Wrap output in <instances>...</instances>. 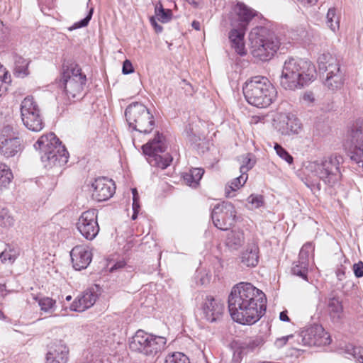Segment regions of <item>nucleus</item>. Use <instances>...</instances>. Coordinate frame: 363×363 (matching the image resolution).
<instances>
[{"label":"nucleus","instance_id":"35","mask_svg":"<svg viewBox=\"0 0 363 363\" xmlns=\"http://www.w3.org/2000/svg\"><path fill=\"white\" fill-rule=\"evenodd\" d=\"M327 25L333 30L335 31L339 28L340 19L339 16L336 14V9L335 8H330L328 9L327 15Z\"/></svg>","mask_w":363,"mask_h":363},{"label":"nucleus","instance_id":"44","mask_svg":"<svg viewBox=\"0 0 363 363\" xmlns=\"http://www.w3.org/2000/svg\"><path fill=\"white\" fill-rule=\"evenodd\" d=\"M93 11H94V9L91 8L89 10L85 18H84L83 19H82L81 21L74 23L73 24V26L69 28V30H72L74 29H77V28H80L86 26L89 24L90 20L91 19Z\"/></svg>","mask_w":363,"mask_h":363},{"label":"nucleus","instance_id":"51","mask_svg":"<svg viewBox=\"0 0 363 363\" xmlns=\"http://www.w3.org/2000/svg\"><path fill=\"white\" fill-rule=\"evenodd\" d=\"M182 86L185 89L186 94L191 95L194 92L192 86L185 79H183L181 82Z\"/></svg>","mask_w":363,"mask_h":363},{"label":"nucleus","instance_id":"15","mask_svg":"<svg viewBox=\"0 0 363 363\" xmlns=\"http://www.w3.org/2000/svg\"><path fill=\"white\" fill-rule=\"evenodd\" d=\"M236 211L230 202L216 204L212 210L211 218L214 225L222 230H226L235 223Z\"/></svg>","mask_w":363,"mask_h":363},{"label":"nucleus","instance_id":"38","mask_svg":"<svg viewBox=\"0 0 363 363\" xmlns=\"http://www.w3.org/2000/svg\"><path fill=\"white\" fill-rule=\"evenodd\" d=\"M314 250V247L311 242H307L301 247L298 259L303 261L305 263L309 264V256Z\"/></svg>","mask_w":363,"mask_h":363},{"label":"nucleus","instance_id":"8","mask_svg":"<svg viewBox=\"0 0 363 363\" xmlns=\"http://www.w3.org/2000/svg\"><path fill=\"white\" fill-rule=\"evenodd\" d=\"M125 119L130 128L145 134L150 133L155 127L153 115L143 104L133 102L125 111Z\"/></svg>","mask_w":363,"mask_h":363},{"label":"nucleus","instance_id":"22","mask_svg":"<svg viewBox=\"0 0 363 363\" xmlns=\"http://www.w3.org/2000/svg\"><path fill=\"white\" fill-rule=\"evenodd\" d=\"M71 262L75 270L87 268L92 260V253L89 247L77 245L70 251Z\"/></svg>","mask_w":363,"mask_h":363},{"label":"nucleus","instance_id":"61","mask_svg":"<svg viewBox=\"0 0 363 363\" xmlns=\"http://www.w3.org/2000/svg\"><path fill=\"white\" fill-rule=\"evenodd\" d=\"M132 194H133V200L135 199H138V194L136 189H132Z\"/></svg>","mask_w":363,"mask_h":363},{"label":"nucleus","instance_id":"42","mask_svg":"<svg viewBox=\"0 0 363 363\" xmlns=\"http://www.w3.org/2000/svg\"><path fill=\"white\" fill-rule=\"evenodd\" d=\"M14 223V220L6 211L3 209L0 212V226L3 228H9Z\"/></svg>","mask_w":363,"mask_h":363},{"label":"nucleus","instance_id":"9","mask_svg":"<svg viewBox=\"0 0 363 363\" xmlns=\"http://www.w3.org/2000/svg\"><path fill=\"white\" fill-rule=\"evenodd\" d=\"M166 343L167 340L164 337L138 330L131 337L129 347L132 351L143 353L147 356H155L164 350Z\"/></svg>","mask_w":363,"mask_h":363},{"label":"nucleus","instance_id":"64","mask_svg":"<svg viewBox=\"0 0 363 363\" xmlns=\"http://www.w3.org/2000/svg\"><path fill=\"white\" fill-rule=\"evenodd\" d=\"M4 288H5V286L0 284V290H3Z\"/></svg>","mask_w":363,"mask_h":363},{"label":"nucleus","instance_id":"28","mask_svg":"<svg viewBox=\"0 0 363 363\" xmlns=\"http://www.w3.org/2000/svg\"><path fill=\"white\" fill-rule=\"evenodd\" d=\"M245 242V235L242 230H231L227 234L225 245L232 250H238Z\"/></svg>","mask_w":363,"mask_h":363},{"label":"nucleus","instance_id":"56","mask_svg":"<svg viewBox=\"0 0 363 363\" xmlns=\"http://www.w3.org/2000/svg\"><path fill=\"white\" fill-rule=\"evenodd\" d=\"M279 319L281 320V321H285V322H289L290 320L288 315H287V311H281L279 314Z\"/></svg>","mask_w":363,"mask_h":363},{"label":"nucleus","instance_id":"31","mask_svg":"<svg viewBox=\"0 0 363 363\" xmlns=\"http://www.w3.org/2000/svg\"><path fill=\"white\" fill-rule=\"evenodd\" d=\"M12 179L13 174L11 169L6 164L0 162V190L6 188Z\"/></svg>","mask_w":363,"mask_h":363},{"label":"nucleus","instance_id":"57","mask_svg":"<svg viewBox=\"0 0 363 363\" xmlns=\"http://www.w3.org/2000/svg\"><path fill=\"white\" fill-rule=\"evenodd\" d=\"M139 199H135L133 200V211L138 212L140 209Z\"/></svg>","mask_w":363,"mask_h":363},{"label":"nucleus","instance_id":"3","mask_svg":"<svg viewBox=\"0 0 363 363\" xmlns=\"http://www.w3.org/2000/svg\"><path fill=\"white\" fill-rule=\"evenodd\" d=\"M246 101L257 108H266L272 104L277 97V91L266 77L260 75L248 79L242 86Z\"/></svg>","mask_w":363,"mask_h":363},{"label":"nucleus","instance_id":"27","mask_svg":"<svg viewBox=\"0 0 363 363\" xmlns=\"http://www.w3.org/2000/svg\"><path fill=\"white\" fill-rule=\"evenodd\" d=\"M13 74L16 77L24 78L29 75L28 65L30 61L16 54L13 55Z\"/></svg>","mask_w":363,"mask_h":363},{"label":"nucleus","instance_id":"41","mask_svg":"<svg viewBox=\"0 0 363 363\" xmlns=\"http://www.w3.org/2000/svg\"><path fill=\"white\" fill-rule=\"evenodd\" d=\"M155 13L157 19L162 23H167L171 20L172 13L169 10H165L162 6L156 7Z\"/></svg>","mask_w":363,"mask_h":363},{"label":"nucleus","instance_id":"55","mask_svg":"<svg viewBox=\"0 0 363 363\" xmlns=\"http://www.w3.org/2000/svg\"><path fill=\"white\" fill-rule=\"evenodd\" d=\"M304 6H311L317 3L318 0H297Z\"/></svg>","mask_w":363,"mask_h":363},{"label":"nucleus","instance_id":"39","mask_svg":"<svg viewBox=\"0 0 363 363\" xmlns=\"http://www.w3.org/2000/svg\"><path fill=\"white\" fill-rule=\"evenodd\" d=\"M165 363H190L189 358L181 352H174L166 357Z\"/></svg>","mask_w":363,"mask_h":363},{"label":"nucleus","instance_id":"60","mask_svg":"<svg viewBox=\"0 0 363 363\" xmlns=\"http://www.w3.org/2000/svg\"><path fill=\"white\" fill-rule=\"evenodd\" d=\"M189 4L194 6L195 7L198 6L199 2L197 0H186Z\"/></svg>","mask_w":363,"mask_h":363},{"label":"nucleus","instance_id":"52","mask_svg":"<svg viewBox=\"0 0 363 363\" xmlns=\"http://www.w3.org/2000/svg\"><path fill=\"white\" fill-rule=\"evenodd\" d=\"M0 82L2 85L4 84H9L11 82V77L8 72H5L3 76H0Z\"/></svg>","mask_w":363,"mask_h":363},{"label":"nucleus","instance_id":"53","mask_svg":"<svg viewBox=\"0 0 363 363\" xmlns=\"http://www.w3.org/2000/svg\"><path fill=\"white\" fill-rule=\"evenodd\" d=\"M303 99L308 102H313L314 101L313 94L312 92H306L303 96Z\"/></svg>","mask_w":363,"mask_h":363},{"label":"nucleus","instance_id":"7","mask_svg":"<svg viewBox=\"0 0 363 363\" xmlns=\"http://www.w3.org/2000/svg\"><path fill=\"white\" fill-rule=\"evenodd\" d=\"M318 64L324 86L333 91L340 89L345 75L337 59L330 53H323L318 57Z\"/></svg>","mask_w":363,"mask_h":363},{"label":"nucleus","instance_id":"18","mask_svg":"<svg viewBox=\"0 0 363 363\" xmlns=\"http://www.w3.org/2000/svg\"><path fill=\"white\" fill-rule=\"evenodd\" d=\"M302 342L308 346L327 345L331 342L330 336L320 325H313L301 333Z\"/></svg>","mask_w":363,"mask_h":363},{"label":"nucleus","instance_id":"14","mask_svg":"<svg viewBox=\"0 0 363 363\" xmlns=\"http://www.w3.org/2000/svg\"><path fill=\"white\" fill-rule=\"evenodd\" d=\"M267 303L255 302L241 306L239 309L230 311V315L234 321L242 324L251 325L257 323L264 315Z\"/></svg>","mask_w":363,"mask_h":363},{"label":"nucleus","instance_id":"50","mask_svg":"<svg viewBox=\"0 0 363 363\" xmlns=\"http://www.w3.org/2000/svg\"><path fill=\"white\" fill-rule=\"evenodd\" d=\"M293 337V335H289L286 336H283L280 338H277V340L275 341V345L277 347H282L286 344L287 341L290 338H292Z\"/></svg>","mask_w":363,"mask_h":363},{"label":"nucleus","instance_id":"10","mask_svg":"<svg viewBox=\"0 0 363 363\" xmlns=\"http://www.w3.org/2000/svg\"><path fill=\"white\" fill-rule=\"evenodd\" d=\"M61 81L68 99L78 100L82 98L86 77L78 65L71 64L66 68L64 66Z\"/></svg>","mask_w":363,"mask_h":363},{"label":"nucleus","instance_id":"5","mask_svg":"<svg viewBox=\"0 0 363 363\" xmlns=\"http://www.w3.org/2000/svg\"><path fill=\"white\" fill-rule=\"evenodd\" d=\"M251 53L261 61L271 60L278 50L280 42L276 35L265 27H256L249 34Z\"/></svg>","mask_w":363,"mask_h":363},{"label":"nucleus","instance_id":"25","mask_svg":"<svg viewBox=\"0 0 363 363\" xmlns=\"http://www.w3.org/2000/svg\"><path fill=\"white\" fill-rule=\"evenodd\" d=\"M240 262L246 267H255L259 263V248L255 242L248 243L240 255Z\"/></svg>","mask_w":363,"mask_h":363},{"label":"nucleus","instance_id":"47","mask_svg":"<svg viewBox=\"0 0 363 363\" xmlns=\"http://www.w3.org/2000/svg\"><path fill=\"white\" fill-rule=\"evenodd\" d=\"M353 271H354V276L357 278L362 277H363V262L362 261H359L357 263L354 264Z\"/></svg>","mask_w":363,"mask_h":363},{"label":"nucleus","instance_id":"17","mask_svg":"<svg viewBox=\"0 0 363 363\" xmlns=\"http://www.w3.org/2000/svg\"><path fill=\"white\" fill-rule=\"evenodd\" d=\"M77 228L86 240L94 239L99 232L96 210L90 209L83 212L78 219Z\"/></svg>","mask_w":363,"mask_h":363},{"label":"nucleus","instance_id":"45","mask_svg":"<svg viewBox=\"0 0 363 363\" xmlns=\"http://www.w3.org/2000/svg\"><path fill=\"white\" fill-rule=\"evenodd\" d=\"M348 351H350V353L358 362L363 363V350L358 347H352L350 350L348 349Z\"/></svg>","mask_w":363,"mask_h":363},{"label":"nucleus","instance_id":"29","mask_svg":"<svg viewBox=\"0 0 363 363\" xmlns=\"http://www.w3.org/2000/svg\"><path fill=\"white\" fill-rule=\"evenodd\" d=\"M33 299L38 303L40 310L45 313H52L56 309V301L52 298L38 296H33Z\"/></svg>","mask_w":363,"mask_h":363},{"label":"nucleus","instance_id":"37","mask_svg":"<svg viewBox=\"0 0 363 363\" xmlns=\"http://www.w3.org/2000/svg\"><path fill=\"white\" fill-rule=\"evenodd\" d=\"M264 340L262 337L248 338L242 342L241 348L243 350H247L248 351H252L256 347L261 346Z\"/></svg>","mask_w":363,"mask_h":363},{"label":"nucleus","instance_id":"33","mask_svg":"<svg viewBox=\"0 0 363 363\" xmlns=\"http://www.w3.org/2000/svg\"><path fill=\"white\" fill-rule=\"evenodd\" d=\"M248 176L247 174H241L240 177L235 178L230 182V184L228 187L225 188V194L228 197H230V191H235L237 189H239L241 186H242L246 181L247 180Z\"/></svg>","mask_w":363,"mask_h":363},{"label":"nucleus","instance_id":"21","mask_svg":"<svg viewBox=\"0 0 363 363\" xmlns=\"http://www.w3.org/2000/svg\"><path fill=\"white\" fill-rule=\"evenodd\" d=\"M92 199L98 202L108 200L116 191V186L112 179L106 177L96 178L91 184Z\"/></svg>","mask_w":363,"mask_h":363},{"label":"nucleus","instance_id":"43","mask_svg":"<svg viewBox=\"0 0 363 363\" xmlns=\"http://www.w3.org/2000/svg\"><path fill=\"white\" fill-rule=\"evenodd\" d=\"M250 156V155L248 154L243 157L242 164L240 167V172L241 174H247V172L251 169L255 164V161L253 160Z\"/></svg>","mask_w":363,"mask_h":363},{"label":"nucleus","instance_id":"34","mask_svg":"<svg viewBox=\"0 0 363 363\" xmlns=\"http://www.w3.org/2000/svg\"><path fill=\"white\" fill-rule=\"evenodd\" d=\"M18 255V253L14 247H11L10 245H6V247L0 254V259L3 263L9 262V263L12 264L17 258Z\"/></svg>","mask_w":363,"mask_h":363},{"label":"nucleus","instance_id":"62","mask_svg":"<svg viewBox=\"0 0 363 363\" xmlns=\"http://www.w3.org/2000/svg\"><path fill=\"white\" fill-rule=\"evenodd\" d=\"M138 213V212L133 211V213L131 217L132 220H135L137 218Z\"/></svg>","mask_w":363,"mask_h":363},{"label":"nucleus","instance_id":"46","mask_svg":"<svg viewBox=\"0 0 363 363\" xmlns=\"http://www.w3.org/2000/svg\"><path fill=\"white\" fill-rule=\"evenodd\" d=\"M248 202L254 205L256 208L260 207L263 203V197L262 196L251 195L247 199Z\"/></svg>","mask_w":363,"mask_h":363},{"label":"nucleus","instance_id":"24","mask_svg":"<svg viewBox=\"0 0 363 363\" xmlns=\"http://www.w3.org/2000/svg\"><path fill=\"white\" fill-rule=\"evenodd\" d=\"M69 349L62 342L54 344L46 354V363H67Z\"/></svg>","mask_w":363,"mask_h":363},{"label":"nucleus","instance_id":"49","mask_svg":"<svg viewBox=\"0 0 363 363\" xmlns=\"http://www.w3.org/2000/svg\"><path fill=\"white\" fill-rule=\"evenodd\" d=\"M336 277L339 281H342L345 279L346 267L343 265L338 267L335 271Z\"/></svg>","mask_w":363,"mask_h":363},{"label":"nucleus","instance_id":"63","mask_svg":"<svg viewBox=\"0 0 363 363\" xmlns=\"http://www.w3.org/2000/svg\"><path fill=\"white\" fill-rule=\"evenodd\" d=\"M65 299H66V301H71V299H72V296H71L70 295H69V296H67L66 297V298H65Z\"/></svg>","mask_w":363,"mask_h":363},{"label":"nucleus","instance_id":"30","mask_svg":"<svg viewBox=\"0 0 363 363\" xmlns=\"http://www.w3.org/2000/svg\"><path fill=\"white\" fill-rule=\"evenodd\" d=\"M204 171L201 168H194L189 171V173H186L183 178L185 183L190 186L195 187L198 185L199 182L201 179Z\"/></svg>","mask_w":363,"mask_h":363},{"label":"nucleus","instance_id":"16","mask_svg":"<svg viewBox=\"0 0 363 363\" xmlns=\"http://www.w3.org/2000/svg\"><path fill=\"white\" fill-rule=\"evenodd\" d=\"M341 157L330 156L318 167L316 172L319 178L329 186H333L341 177L340 162Z\"/></svg>","mask_w":363,"mask_h":363},{"label":"nucleus","instance_id":"20","mask_svg":"<svg viewBox=\"0 0 363 363\" xmlns=\"http://www.w3.org/2000/svg\"><path fill=\"white\" fill-rule=\"evenodd\" d=\"M275 128L282 135L291 136L300 134L303 125L294 115L281 114L275 123Z\"/></svg>","mask_w":363,"mask_h":363},{"label":"nucleus","instance_id":"19","mask_svg":"<svg viewBox=\"0 0 363 363\" xmlns=\"http://www.w3.org/2000/svg\"><path fill=\"white\" fill-rule=\"evenodd\" d=\"M201 308L204 318L210 323H213L222 318L225 306L220 300L212 296L206 295L203 298Z\"/></svg>","mask_w":363,"mask_h":363},{"label":"nucleus","instance_id":"54","mask_svg":"<svg viewBox=\"0 0 363 363\" xmlns=\"http://www.w3.org/2000/svg\"><path fill=\"white\" fill-rule=\"evenodd\" d=\"M150 22L152 26L155 28L156 32L160 33L162 30V27L157 23L155 19L153 17L150 18Z\"/></svg>","mask_w":363,"mask_h":363},{"label":"nucleus","instance_id":"40","mask_svg":"<svg viewBox=\"0 0 363 363\" xmlns=\"http://www.w3.org/2000/svg\"><path fill=\"white\" fill-rule=\"evenodd\" d=\"M274 148L279 157L285 160L289 164L293 163V157L281 145L276 143Z\"/></svg>","mask_w":363,"mask_h":363},{"label":"nucleus","instance_id":"12","mask_svg":"<svg viewBox=\"0 0 363 363\" xmlns=\"http://www.w3.org/2000/svg\"><path fill=\"white\" fill-rule=\"evenodd\" d=\"M21 116L23 125L29 130L38 132L44 123L38 104L31 96H26L21 104Z\"/></svg>","mask_w":363,"mask_h":363},{"label":"nucleus","instance_id":"2","mask_svg":"<svg viewBox=\"0 0 363 363\" xmlns=\"http://www.w3.org/2000/svg\"><path fill=\"white\" fill-rule=\"evenodd\" d=\"M255 16V11L242 3H238L230 16L231 30L229 40L231 48L240 56L246 55L244 35L250 21Z\"/></svg>","mask_w":363,"mask_h":363},{"label":"nucleus","instance_id":"6","mask_svg":"<svg viewBox=\"0 0 363 363\" xmlns=\"http://www.w3.org/2000/svg\"><path fill=\"white\" fill-rule=\"evenodd\" d=\"M259 301L267 303L264 293L251 283L240 282L233 287L228 296L229 312Z\"/></svg>","mask_w":363,"mask_h":363},{"label":"nucleus","instance_id":"1","mask_svg":"<svg viewBox=\"0 0 363 363\" xmlns=\"http://www.w3.org/2000/svg\"><path fill=\"white\" fill-rule=\"evenodd\" d=\"M315 79L316 69L311 61L289 57L284 63L279 82L284 89L295 91L309 85Z\"/></svg>","mask_w":363,"mask_h":363},{"label":"nucleus","instance_id":"58","mask_svg":"<svg viewBox=\"0 0 363 363\" xmlns=\"http://www.w3.org/2000/svg\"><path fill=\"white\" fill-rule=\"evenodd\" d=\"M125 265L124 262H118L115 264L111 268V272H113L115 269H117L118 268H121Z\"/></svg>","mask_w":363,"mask_h":363},{"label":"nucleus","instance_id":"11","mask_svg":"<svg viewBox=\"0 0 363 363\" xmlns=\"http://www.w3.org/2000/svg\"><path fill=\"white\" fill-rule=\"evenodd\" d=\"M142 149L144 155L147 156V162L152 167L164 169L172 162L173 158L169 154H165L163 156L160 155L167 149L162 134L157 133L152 140L142 146Z\"/></svg>","mask_w":363,"mask_h":363},{"label":"nucleus","instance_id":"26","mask_svg":"<svg viewBox=\"0 0 363 363\" xmlns=\"http://www.w3.org/2000/svg\"><path fill=\"white\" fill-rule=\"evenodd\" d=\"M326 311L333 323H340L343 317V306L339 297L331 296L326 299Z\"/></svg>","mask_w":363,"mask_h":363},{"label":"nucleus","instance_id":"13","mask_svg":"<svg viewBox=\"0 0 363 363\" xmlns=\"http://www.w3.org/2000/svg\"><path fill=\"white\" fill-rule=\"evenodd\" d=\"M23 148V140L13 127L5 125L0 135V154L6 158L13 157L21 153Z\"/></svg>","mask_w":363,"mask_h":363},{"label":"nucleus","instance_id":"23","mask_svg":"<svg viewBox=\"0 0 363 363\" xmlns=\"http://www.w3.org/2000/svg\"><path fill=\"white\" fill-rule=\"evenodd\" d=\"M98 294L94 289H88L79 295L70 306L71 311L83 312L91 307L96 302Z\"/></svg>","mask_w":363,"mask_h":363},{"label":"nucleus","instance_id":"4","mask_svg":"<svg viewBox=\"0 0 363 363\" xmlns=\"http://www.w3.org/2000/svg\"><path fill=\"white\" fill-rule=\"evenodd\" d=\"M40 151V159L45 168L60 167L68 162L69 153L53 133L42 135L34 144Z\"/></svg>","mask_w":363,"mask_h":363},{"label":"nucleus","instance_id":"48","mask_svg":"<svg viewBox=\"0 0 363 363\" xmlns=\"http://www.w3.org/2000/svg\"><path fill=\"white\" fill-rule=\"evenodd\" d=\"M134 72V69L131 62L128 60H125L123 64L122 72L124 74H129Z\"/></svg>","mask_w":363,"mask_h":363},{"label":"nucleus","instance_id":"36","mask_svg":"<svg viewBox=\"0 0 363 363\" xmlns=\"http://www.w3.org/2000/svg\"><path fill=\"white\" fill-rule=\"evenodd\" d=\"M184 133L186 138L191 143H196L201 140V135L199 131L195 130L194 124L189 123L184 129Z\"/></svg>","mask_w":363,"mask_h":363},{"label":"nucleus","instance_id":"59","mask_svg":"<svg viewBox=\"0 0 363 363\" xmlns=\"http://www.w3.org/2000/svg\"><path fill=\"white\" fill-rule=\"evenodd\" d=\"M191 26L194 29L196 30H200L201 29V24L199 21H194L191 23Z\"/></svg>","mask_w":363,"mask_h":363},{"label":"nucleus","instance_id":"32","mask_svg":"<svg viewBox=\"0 0 363 363\" xmlns=\"http://www.w3.org/2000/svg\"><path fill=\"white\" fill-rule=\"evenodd\" d=\"M308 266L307 263L298 259L293 263L291 267V273L294 275L298 276L304 280H307Z\"/></svg>","mask_w":363,"mask_h":363}]
</instances>
